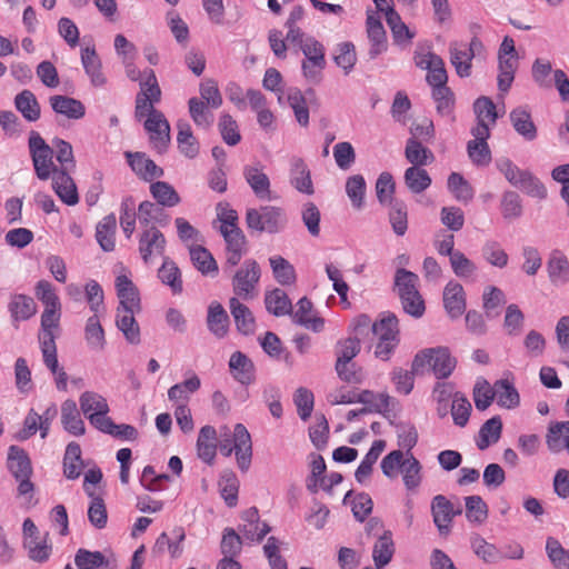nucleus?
I'll return each instance as SVG.
<instances>
[{"label": "nucleus", "mask_w": 569, "mask_h": 569, "mask_svg": "<svg viewBox=\"0 0 569 569\" xmlns=\"http://www.w3.org/2000/svg\"><path fill=\"white\" fill-rule=\"evenodd\" d=\"M419 277L407 269L399 268L395 273L393 290L396 291L403 311L419 319L426 311L425 300L418 290Z\"/></svg>", "instance_id": "1"}, {"label": "nucleus", "mask_w": 569, "mask_h": 569, "mask_svg": "<svg viewBox=\"0 0 569 569\" xmlns=\"http://www.w3.org/2000/svg\"><path fill=\"white\" fill-rule=\"evenodd\" d=\"M177 127V143L179 151L186 158H196L199 153V142L194 138L190 124L183 120H180L178 121Z\"/></svg>", "instance_id": "33"}, {"label": "nucleus", "mask_w": 569, "mask_h": 569, "mask_svg": "<svg viewBox=\"0 0 569 569\" xmlns=\"http://www.w3.org/2000/svg\"><path fill=\"white\" fill-rule=\"evenodd\" d=\"M208 330L217 338L223 339L229 331V316L222 305L218 301H212L208 307L207 313Z\"/></svg>", "instance_id": "19"}, {"label": "nucleus", "mask_w": 569, "mask_h": 569, "mask_svg": "<svg viewBox=\"0 0 569 569\" xmlns=\"http://www.w3.org/2000/svg\"><path fill=\"white\" fill-rule=\"evenodd\" d=\"M406 159L412 164L411 167L421 168L422 166L433 162L435 156L432 151L422 146L416 138H409L405 149Z\"/></svg>", "instance_id": "38"}, {"label": "nucleus", "mask_w": 569, "mask_h": 569, "mask_svg": "<svg viewBox=\"0 0 569 569\" xmlns=\"http://www.w3.org/2000/svg\"><path fill=\"white\" fill-rule=\"evenodd\" d=\"M201 386L200 378L192 373V376L180 383H176L168 390V398L170 401H188L189 395L196 392Z\"/></svg>", "instance_id": "57"}, {"label": "nucleus", "mask_w": 569, "mask_h": 569, "mask_svg": "<svg viewBox=\"0 0 569 569\" xmlns=\"http://www.w3.org/2000/svg\"><path fill=\"white\" fill-rule=\"evenodd\" d=\"M497 403L507 409H513L520 403V396L513 383L508 379L497 380L493 385Z\"/></svg>", "instance_id": "40"}, {"label": "nucleus", "mask_w": 569, "mask_h": 569, "mask_svg": "<svg viewBox=\"0 0 569 569\" xmlns=\"http://www.w3.org/2000/svg\"><path fill=\"white\" fill-rule=\"evenodd\" d=\"M266 309L276 317L292 313V303L288 295L279 288L268 291L264 296Z\"/></svg>", "instance_id": "35"}, {"label": "nucleus", "mask_w": 569, "mask_h": 569, "mask_svg": "<svg viewBox=\"0 0 569 569\" xmlns=\"http://www.w3.org/2000/svg\"><path fill=\"white\" fill-rule=\"evenodd\" d=\"M518 66V57H498V88L501 92H507L510 89Z\"/></svg>", "instance_id": "46"}, {"label": "nucleus", "mask_w": 569, "mask_h": 569, "mask_svg": "<svg viewBox=\"0 0 569 569\" xmlns=\"http://www.w3.org/2000/svg\"><path fill=\"white\" fill-rule=\"evenodd\" d=\"M274 279L282 286H290L296 281V271L293 266L281 256H274L269 259Z\"/></svg>", "instance_id": "53"}, {"label": "nucleus", "mask_w": 569, "mask_h": 569, "mask_svg": "<svg viewBox=\"0 0 569 569\" xmlns=\"http://www.w3.org/2000/svg\"><path fill=\"white\" fill-rule=\"evenodd\" d=\"M190 258L193 266L202 273H217L218 266L212 254L204 247L196 246L190 248Z\"/></svg>", "instance_id": "55"}, {"label": "nucleus", "mask_w": 569, "mask_h": 569, "mask_svg": "<svg viewBox=\"0 0 569 569\" xmlns=\"http://www.w3.org/2000/svg\"><path fill=\"white\" fill-rule=\"evenodd\" d=\"M186 532L182 527H174L170 533L161 532L152 546L153 556H162L168 552L171 559H178L184 551L183 542Z\"/></svg>", "instance_id": "9"}, {"label": "nucleus", "mask_w": 569, "mask_h": 569, "mask_svg": "<svg viewBox=\"0 0 569 569\" xmlns=\"http://www.w3.org/2000/svg\"><path fill=\"white\" fill-rule=\"evenodd\" d=\"M431 511L433 522L441 535H447L450 530V525L455 515L460 513L461 510L455 511L452 503L441 495L433 498L431 503Z\"/></svg>", "instance_id": "16"}, {"label": "nucleus", "mask_w": 569, "mask_h": 569, "mask_svg": "<svg viewBox=\"0 0 569 569\" xmlns=\"http://www.w3.org/2000/svg\"><path fill=\"white\" fill-rule=\"evenodd\" d=\"M247 227L258 232L277 233L287 222L283 210L274 206H263L258 209H248L246 213Z\"/></svg>", "instance_id": "5"}, {"label": "nucleus", "mask_w": 569, "mask_h": 569, "mask_svg": "<svg viewBox=\"0 0 569 569\" xmlns=\"http://www.w3.org/2000/svg\"><path fill=\"white\" fill-rule=\"evenodd\" d=\"M80 409L89 419L90 415H101L109 412L107 399L93 391H84L79 398Z\"/></svg>", "instance_id": "48"}, {"label": "nucleus", "mask_w": 569, "mask_h": 569, "mask_svg": "<svg viewBox=\"0 0 569 569\" xmlns=\"http://www.w3.org/2000/svg\"><path fill=\"white\" fill-rule=\"evenodd\" d=\"M189 113L196 126L208 129L213 123L214 117L210 111V106L197 97H192L188 101Z\"/></svg>", "instance_id": "47"}, {"label": "nucleus", "mask_w": 569, "mask_h": 569, "mask_svg": "<svg viewBox=\"0 0 569 569\" xmlns=\"http://www.w3.org/2000/svg\"><path fill=\"white\" fill-rule=\"evenodd\" d=\"M219 449L227 457L234 451L239 469L241 471L249 469L252 458V442L249 431L242 423L236 425L232 440L224 439L220 441Z\"/></svg>", "instance_id": "7"}, {"label": "nucleus", "mask_w": 569, "mask_h": 569, "mask_svg": "<svg viewBox=\"0 0 569 569\" xmlns=\"http://www.w3.org/2000/svg\"><path fill=\"white\" fill-rule=\"evenodd\" d=\"M126 157L131 169L144 181L162 177L163 170L143 153L126 152Z\"/></svg>", "instance_id": "23"}, {"label": "nucleus", "mask_w": 569, "mask_h": 569, "mask_svg": "<svg viewBox=\"0 0 569 569\" xmlns=\"http://www.w3.org/2000/svg\"><path fill=\"white\" fill-rule=\"evenodd\" d=\"M220 232L227 244L226 263L234 267L246 252V237L240 228L220 227Z\"/></svg>", "instance_id": "13"}, {"label": "nucleus", "mask_w": 569, "mask_h": 569, "mask_svg": "<svg viewBox=\"0 0 569 569\" xmlns=\"http://www.w3.org/2000/svg\"><path fill=\"white\" fill-rule=\"evenodd\" d=\"M138 219L143 228L152 227L150 224L151 222H156L162 227L168 223V214L162 209V206L150 201H143L139 204Z\"/></svg>", "instance_id": "37"}, {"label": "nucleus", "mask_w": 569, "mask_h": 569, "mask_svg": "<svg viewBox=\"0 0 569 569\" xmlns=\"http://www.w3.org/2000/svg\"><path fill=\"white\" fill-rule=\"evenodd\" d=\"M136 201L129 196L122 199L120 206V226L122 228L123 233L129 239L136 229Z\"/></svg>", "instance_id": "58"}, {"label": "nucleus", "mask_w": 569, "mask_h": 569, "mask_svg": "<svg viewBox=\"0 0 569 569\" xmlns=\"http://www.w3.org/2000/svg\"><path fill=\"white\" fill-rule=\"evenodd\" d=\"M117 296L119 298L118 308L127 310H141L140 298L137 287L124 274L118 276L116 279Z\"/></svg>", "instance_id": "17"}, {"label": "nucleus", "mask_w": 569, "mask_h": 569, "mask_svg": "<svg viewBox=\"0 0 569 569\" xmlns=\"http://www.w3.org/2000/svg\"><path fill=\"white\" fill-rule=\"evenodd\" d=\"M395 543L390 531H385L376 541L372 549V558L377 569L385 568L392 559Z\"/></svg>", "instance_id": "36"}, {"label": "nucleus", "mask_w": 569, "mask_h": 569, "mask_svg": "<svg viewBox=\"0 0 569 569\" xmlns=\"http://www.w3.org/2000/svg\"><path fill=\"white\" fill-rule=\"evenodd\" d=\"M443 306L451 318L460 317L466 310V298L463 287L449 281L443 290Z\"/></svg>", "instance_id": "20"}, {"label": "nucleus", "mask_w": 569, "mask_h": 569, "mask_svg": "<svg viewBox=\"0 0 569 569\" xmlns=\"http://www.w3.org/2000/svg\"><path fill=\"white\" fill-rule=\"evenodd\" d=\"M52 110L68 119L79 120L86 114L84 104L74 98L68 96H52L49 98Z\"/></svg>", "instance_id": "21"}, {"label": "nucleus", "mask_w": 569, "mask_h": 569, "mask_svg": "<svg viewBox=\"0 0 569 569\" xmlns=\"http://www.w3.org/2000/svg\"><path fill=\"white\" fill-rule=\"evenodd\" d=\"M217 431L212 426H204L200 429L197 450L198 457L206 463L211 465L217 452Z\"/></svg>", "instance_id": "32"}, {"label": "nucleus", "mask_w": 569, "mask_h": 569, "mask_svg": "<svg viewBox=\"0 0 569 569\" xmlns=\"http://www.w3.org/2000/svg\"><path fill=\"white\" fill-rule=\"evenodd\" d=\"M567 439H569V421L556 422L549 427L546 442L552 452H560Z\"/></svg>", "instance_id": "61"}, {"label": "nucleus", "mask_w": 569, "mask_h": 569, "mask_svg": "<svg viewBox=\"0 0 569 569\" xmlns=\"http://www.w3.org/2000/svg\"><path fill=\"white\" fill-rule=\"evenodd\" d=\"M61 423L66 431L73 436H82L86 432L84 422L73 400H66L61 406Z\"/></svg>", "instance_id": "31"}, {"label": "nucleus", "mask_w": 569, "mask_h": 569, "mask_svg": "<svg viewBox=\"0 0 569 569\" xmlns=\"http://www.w3.org/2000/svg\"><path fill=\"white\" fill-rule=\"evenodd\" d=\"M70 172L66 170L54 171L51 174L52 189L62 202L68 206H74L79 202V196Z\"/></svg>", "instance_id": "15"}, {"label": "nucleus", "mask_w": 569, "mask_h": 569, "mask_svg": "<svg viewBox=\"0 0 569 569\" xmlns=\"http://www.w3.org/2000/svg\"><path fill=\"white\" fill-rule=\"evenodd\" d=\"M150 192L157 200V203L162 207H174L180 202V197L177 191L164 181H157L151 183Z\"/></svg>", "instance_id": "56"}, {"label": "nucleus", "mask_w": 569, "mask_h": 569, "mask_svg": "<svg viewBox=\"0 0 569 569\" xmlns=\"http://www.w3.org/2000/svg\"><path fill=\"white\" fill-rule=\"evenodd\" d=\"M229 308L238 331L244 336L252 335L256 330V321L251 310L237 297L229 299Z\"/></svg>", "instance_id": "24"}, {"label": "nucleus", "mask_w": 569, "mask_h": 569, "mask_svg": "<svg viewBox=\"0 0 569 569\" xmlns=\"http://www.w3.org/2000/svg\"><path fill=\"white\" fill-rule=\"evenodd\" d=\"M290 168V182L301 193L315 192L310 170L301 158H292Z\"/></svg>", "instance_id": "28"}, {"label": "nucleus", "mask_w": 569, "mask_h": 569, "mask_svg": "<svg viewBox=\"0 0 569 569\" xmlns=\"http://www.w3.org/2000/svg\"><path fill=\"white\" fill-rule=\"evenodd\" d=\"M546 551L556 569H569V549H565L556 538H547Z\"/></svg>", "instance_id": "62"}, {"label": "nucleus", "mask_w": 569, "mask_h": 569, "mask_svg": "<svg viewBox=\"0 0 569 569\" xmlns=\"http://www.w3.org/2000/svg\"><path fill=\"white\" fill-rule=\"evenodd\" d=\"M366 26L368 39L371 42L368 54L370 59H376L387 50L386 30L380 18L371 10L367 11Z\"/></svg>", "instance_id": "12"}, {"label": "nucleus", "mask_w": 569, "mask_h": 569, "mask_svg": "<svg viewBox=\"0 0 569 569\" xmlns=\"http://www.w3.org/2000/svg\"><path fill=\"white\" fill-rule=\"evenodd\" d=\"M52 148L56 153V159L60 163L58 170L72 171L76 168V160L71 143L63 139L54 138L52 140Z\"/></svg>", "instance_id": "59"}, {"label": "nucleus", "mask_w": 569, "mask_h": 569, "mask_svg": "<svg viewBox=\"0 0 569 569\" xmlns=\"http://www.w3.org/2000/svg\"><path fill=\"white\" fill-rule=\"evenodd\" d=\"M144 129L150 134V141L158 152H163L170 142V124L162 112H154L152 118H147Z\"/></svg>", "instance_id": "11"}, {"label": "nucleus", "mask_w": 569, "mask_h": 569, "mask_svg": "<svg viewBox=\"0 0 569 569\" xmlns=\"http://www.w3.org/2000/svg\"><path fill=\"white\" fill-rule=\"evenodd\" d=\"M502 421L499 416L487 420L479 430L477 447L480 450L487 449L490 445L498 442L501 437Z\"/></svg>", "instance_id": "43"}, {"label": "nucleus", "mask_w": 569, "mask_h": 569, "mask_svg": "<svg viewBox=\"0 0 569 569\" xmlns=\"http://www.w3.org/2000/svg\"><path fill=\"white\" fill-rule=\"evenodd\" d=\"M83 468L81 448L77 442L68 443L63 457V473L68 479L74 480L80 477Z\"/></svg>", "instance_id": "41"}, {"label": "nucleus", "mask_w": 569, "mask_h": 569, "mask_svg": "<svg viewBox=\"0 0 569 569\" xmlns=\"http://www.w3.org/2000/svg\"><path fill=\"white\" fill-rule=\"evenodd\" d=\"M287 100L299 124L307 127L309 124V110L302 92L297 88H291L288 90Z\"/></svg>", "instance_id": "60"}, {"label": "nucleus", "mask_w": 569, "mask_h": 569, "mask_svg": "<svg viewBox=\"0 0 569 569\" xmlns=\"http://www.w3.org/2000/svg\"><path fill=\"white\" fill-rule=\"evenodd\" d=\"M74 565L78 569H98L106 567L109 569V560L101 551H90L84 548L78 549L74 555Z\"/></svg>", "instance_id": "51"}, {"label": "nucleus", "mask_w": 569, "mask_h": 569, "mask_svg": "<svg viewBox=\"0 0 569 569\" xmlns=\"http://www.w3.org/2000/svg\"><path fill=\"white\" fill-rule=\"evenodd\" d=\"M372 333L378 340L391 341L399 339L398 318L393 313L385 315L372 325Z\"/></svg>", "instance_id": "50"}, {"label": "nucleus", "mask_w": 569, "mask_h": 569, "mask_svg": "<svg viewBox=\"0 0 569 569\" xmlns=\"http://www.w3.org/2000/svg\"><path fill=\"white\" fill-rule=\"evenodd\" d=\"M547 271L551 283L561 286L569 281V260L567 256L555 249L550 252L547 262Z\"/></svg>", "instance_id": "22"}, {"label": "nucleus", "mask_w": 569, "mask_h": 569, "mask_svg": "<svg viewBox=\"0 0 569 569\" xmlns=\"http://www.w3.org/2000/svg\"><path fill=\"white\" fill-rule=\"evenodd\" d=\"M456 359L447 347L428 348L419 351L412 360L413 373L432 371L437 379L448 378L455 370Z\"/></svg>", "instance_id": "2"}, {"label": "nucleus", "mask_w": 569, "mask_h": 569, "mask_svg": "<svg viewBox=\"0 0 569 569\" xmlns=\"http://www.w3.org/2000/svg\"><path fill=\"white\" fill-rule=\"evenodd\" d=\"M448 189L458 201L467 203L473 198L472 187L460 173L452 172L448 177Z\"/></svg>", "instance_id": "64"}, {"label": "nucleus", "mask_w": 569, "mask_h": 569, "mask_svg": "<svg viewBox=\"0 0 569 569\" xmlns=\"http://www.w3.org/2000/svg\"><path fill=\"white\" fill-rule=\"evenodd\" d=\"M166 238L157 227L143 228L139 237V253L144 263H150L153 257L163 256Z\"/></svg>", "instance_id": "10"}, {"label": "nucleus", "mask_w": 569, "mask_h": 569, "mask_svg": "<svg viewBox=\"0 0 569 569\" xmlns=\"http://www.w3.org/2000/svg\"><path fill=\"white\" fill-rule=\"evenodd\" d=\"M509 119L515 131L527 141L537 138L538 130L532 121L531 113L526 107H518L510 111Z\"/></svg>", "instance_id": "18"}, {"label": "nucleus", "mask_w": 569, "mask_h": 569, "mask_svg": "<svg viewBox=\"0 0 569 569\" xmlns=\"http://www.w3.org/2000/svg\"><path fill=\"white\" fill-rule=\"evenodd\" d=\"M297 311L290 315L296 323L307 329H311L315 332H319L323 329V319L311 315L313 306L307 297H302L297 302Z\"/></svg>", "instance_id": "27"}, {"label": "nucleus", "mask_w": 569, "mask_h": 569, "mask_svg": "<svg viewBox=\"0 0 569 569\" xmlns=\"http://www.w3.org/2000/svg\"><path fill=\"white\" fill-rule=\"evenodd\" d=\"M450 62L460 78L471 74V62L475 58L467 50V43L453 41L449 44Z\"/></svg>", "instance_id": "26"}, {"label": "nucleus", "mask_w": 569, "mask_h": 569, "mask_svg": "<svg viewBox=\"0 0 569 569\" xmlns=\"http://www.w3.org/2000/svg\"><path fill=\"white\" fill-rule=\"evenodd\" d=\"M28 149L37 178L43 181L48 180L58 170V166L53 162L52 146H49L38 131L31 130Z\"/></svg>", "instance_id": "4"}, {"label": "nucleus", "mask_w": 569, "mask_h": 569, "mask_svg": "<svg viewBox=\"0 0 569 569\" xmlns=\"http://www.w3.org/2000/svg\"><path fill=\"white\" fill-rule=\"evenodd\" d=\"M481 254L488 263L499 269H502L508 264V253L502 249L498 241H486L481 249Z\"/></svg>", "instance_id": "63"}, {"label": "nucleus", "mask_w": 569, "mask_h": 569, "mask_svg": "<svg viewBox=\"0 0 569 569\" xmlns=\"http://www.w3.org/2000/svg\"><path fill=\"white\" fill-rule=\"evenodd\" d=\"M229 370L236 381L249 386L256 380V368L252 360L241 351H234L229 359Z\"/></svg>", "instance_id": "14"}, {"label": "nucleus", "mask_w": 569, "mask_h": 569, "mask_svg": "<svg viewBox=\"0 0 569 569\" xmlns=\"http://www.w3.org/2000/svg\"><path fill=\"white\" fill-rule=\"evenodd\" d=\"M261 276L259 263L254 259H247L232 277V290L236 297L251 300L257 295V286Z\"/></svg>", "instance_id": "8"}, {"label": "nucleus", "mask_w": 569, "mask_h": 569, "mask_svg": "<svg viewBox=\"0 0 569 569\" xmlns=\"http://www.w3.org/2000/svg\"><path fill=\"white\" fill-rule=\"evenodd\" d=\"M82 66L90 77L91 83L101 87L106 83V77L101 72V62L94 48L86 47L81 51Z\"/></svg>", "instance_id": "34"}, {"label": "nucleus", "mask_w": 569, "mask_h": 569, "mask_svg": "<svg viewBox=\"0 0 569 569\" xmlns=\"http://www.w3.org/2000/svg\"><path fill=\"white\" fill-rule=\"evenodd\" d=\"M84 339L91 350L102 351L104 349L106 336L99 315H92L88 318L84 327Z\"/></svg>", "instance_id": "39"}, {"label": "nucleus", "mask_w": 569, "mask_h": 569, "mask_svg": "<svg viewBox=\"0 0 569 569\" xmlns=\"http://www.w3.org/2000/svg\"><path fill=\"white\" fill-rule=\"evenodd\" d=\"M39 342L44 365L48 369H54L57 367V347L53 329L41 328Z\"/></svg>", "instance_id": "54"}, {"label": "nucleus", "mask_w": 569, "mask_h": 569, "mask_svg": "<svg viewBox=\"0 0 569 569\" xmlns=\"http://www.w3.org/2000/svg\"><path fill=\"white\" fill-rule=\"evenodd\" d=\"M158 277L163 284H167L171 288V291L174 295L182 292V279L180 269L168 257L163 259V262L158 270Z\"/></svg>", "instance_id": "45"}, {"label": "nucleus", "mask_w": 569, "mask_h": 569, "mask_svg": "<svg viewBox=\"0 0 569 569\" xmlns=\"http://www.w3.org/2000/svg\"><path fill=\"white\" fill-rule=\"evenodd\" d=\"M14 107L29 122H36L40 119L41 107L31 90L24 89L18 93L14 98Z\"/></svg>", "instance_id": "30"}, {"label": "nucleus", "mask_w": 569, "mask_h": 569, "mask_svg": "<svg viewBox=\"0 0 569 569\" xmlns=\"http://www.w3.org/2000/svg\"><path fill=\"white\" fill-rule=\"evenodd\" d=\"M137 310L117 308L116 326L131 345L140 343V328L134 318Z\"/></svg>", "instance_id": "25"}, {"label": "nucleus", "mask_w": 569, "mask_h": 569, "mask_svg": "<svg viewBox=\"0 0 569 569\" xmlns=\"http://www.w3.org/2000/svg\"><path fill=\"white\" fill-rule=\"evenodd\" d=\"M243 177L247 183L252 189L253 193L260 198L266 199L270 194V180L269 177L262 171L260 164L246 166L243 168Z\"/></svg>", "instance_id": "29"}, {"label": "nucleus", "mask_w": 569, "mask_h": 569, "mask_svg": "<svg viewBox=\"0 0 569 569\" xmlns=\"http://www.w3.org/2000/svg\"><path fill=\"white\" fill-rule=\"evenodd\" d=\"M497 167L509 183L519 188L528 196L537 199H545L547 197L546 187L530 171L520 169L509 159L499 160Z\"/></svg>", "instance_id": "3"}, {"label": "nucleus", "mask_w": 569, "mask_h": 569, "mask_svg": "<svg viewBox=\"0 0 569 569\" xmlns=\"http://www.w3.org/2000/svg\"><path fill=\"white\" fill-rule=\"evenodd\" d=\"M9 311L14 321H24L36 313L37 306L29 296L14 295L9 302Z\"/></svg>", "instance_id": "44"}, {"label": "nucleus", "mask_w": 569, "mask_h": 569, "mask_svg": "<svg viewBox=\"0 0 569 569\" xmlns=\"http://www.w3.org/2000/svg\"><path fill=\"white\" fill-rule=\"evenodd\" d=\"M8 469L19 482L18 495L31 499L34 491V485L30 480L32 467L31 461L23 449L17 446H11L9 448Z\"/></svg>", "instance_id": "6"}, {"label": "nucleus", "mask_w": 569, "mask_h": 569, "mask_svg": "<svg viewBox=\"0 0 569 569\" xmlns=\"http://www.w3.org/2000/svg\"><path fill=\"white\" fill-rule=\"evenodd\" d=\"M405 183L412 193H421L431 184V178L427 170L418 167H409L405 171Z\"/></svg>", "instance_id": "52"}, {"label": "nucleus", "mask_w": 569, "mask_h": 569, "mask_svg": "<svg viewBox=\"0 0 569 569\" xmlns=\"http://www.w3.org/2000/svg\"><path fill=\"white\" fill-rule=\"evenodd\" d=\"M117 228V219L113 213L106 216L97 226L96 238L103 251H112L114 249V233Z\"/></svg>", "instance_id": "42"}, {"label": "nucleus", "mask_w": 569, "mask_h": 569, "mask_svg": "<svg viewBox=\"0 0 569 569\" xmlns=\"http://www.w3.org/2000/svg\"><path fill=\"white\" fill-rule=\"evenodd\" d=\"M391 397L387 393H375L370 390L358 392L357 402L365 405L362 408L367 413L382 412L388 410Z\"/></svg>", "instance_id": "49"}]
</instances>
